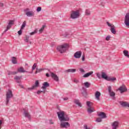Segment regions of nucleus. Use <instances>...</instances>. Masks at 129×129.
<instances>
[{
  "instance_id": "nucleus-11",
  "label": "nucleus",
  "mask_w": 129,
  "mask_h": 129,
  "mask_svg": "<svg viewBox=\"0 0 129 129\" xmlns=\"http://www.w3.org/2000/svg\"><path fill=\"white\" fill-rule=\"evenodd\" d=\"M51 76L52 79L55 81H56V82L59 81V78L58 77V76L54 74V73H51Z\"/></svg>"
},
{
  "instance_id": "nucleus-49",
  "label": "nucleus",
  "mask_w": 129,
  "mask_h": 129,
  "mask_svg": "<svg viewBox=\"0 0 129 129\" xmlns=\"http://www.w3.org/2000/svg\"><path fill=\"white\" fill-rule=\"evenodd\" d=\"M107 25L108 26V27H111L112 26V25L110 24V23H109V22H107Z\"/></svg>"
},
{
  "instance_id": "nucleus-46",
  "label": "nucleus",
  "mask_w": 129,
  "mask_h": 129,
  "mask_svg": "<svg viewBox=\"0 0 129 129\" xmlns=\"http://www.w3.org/2000/svg\"><path fill=\"white\" fill-rule=\"evenodd\" d=\"M42 71V69L38 70V69H36V71L35 72V74H37L38 72H41Z\"/></svg>"
},
{
  "instance_id": "nucleus-57",
  "label": "nucleus",
  "mask_w": 129,
  "mask_h": 129,
  "mask_svg": "<svg viewBox=\"0 0 129 129\" xmlns=\"http://www.w3.org/2000/svg\"><path fill=\"white\" fill-rule=\"evenodd\" d=\"M63 100H68V97L64 98Z\"/></svg>"
},
{
  "instance_id": "nucleus-32",
  "label": "nucleus",
  "mask_w": 129,
  "mask_h": 129,
  "mask_svg": "<svg viewBox=\"0 0 129 129\" xmlns=\"http://www.w3.org/2000/svg\"><path fill=\"white\" fill-rule=\"evenodd\" d=\"M11 28H12V25H10V24H8L7 25V29L4 31L5 33H6V32H8V30H10V29H11Z\"/></svg>"
},
{
  "instance_id": "nucleus-24",
  "label": "nucleus",
  "mask_w": 129,
  "mask_h": 129,
  "mask_svg": "<svg viewBox=\"0 0 129 129\" xmlns=\"http://www.w3.org/2000/svg\"><path fill=\"white\" fill-rule=\"evenodd\" d=\"M66 72L71 73H74L76 72V69H70L66 71Z\"/></svg>"
},
{
  "instance_id": "nucleus-6",
  "label": "nucleus",
  "mask_w": 129,
  "mask_h": 129,
  "mask_svg": "<svg viewBox=\"0 0 129 129\" xmlns=\"http://www.w3.org/2000/svg\"><path fill=\"white\" fill-rule=\"evenodd\" d=\"M118 90L120 91V93H123L124 92H126V91H127V89L126 88V87L125 86V85H122L118 89Z\"/></svg>"
},
{
  "instance_id": "nucleus-25",
  "label": "nucleus",
  "mask_w": 129,
  "mask_h": 129,
  "mask_svg": "<svg viewBox=\"0 0 129 129\" xmlns=\"http://www.w3.org/2000/svg\"><path fill=\"white\" fill-rule=\"evenodd\" d=\"M92 74H93V72H89V73H88L85 74L83 76V77L84 78H86L87 77H89V76H90V75H92Z\"/></svg>"
},
{
  "instance_id": "nucleus-47",
  "label": "nucleus",
  "mask_w": 129,
  "mask_h": 129,
  "mask_svg": "<svg viewBox=\"0 0 129 129\" xmlns=\"http://www.w3.org/2000/svg\"><path fill=\"white\" fill-rule=\"evenodd\" d=\"M97 77L99 78V79H100V78H101V75H100L99 73H98L97 74Z\"/></svg>"
},
{
  "instance_id": "nucleus-5",
  "label": "nucleus",
  "mask_w": 129,
  "mask_h": 129,
  "mask_svg": "<svg viewBox=\"0 0 129 129\" xmlns=\"http://www.w3.org/2000/svg\"><path fill=\"white\" fill-rule=\"evenodd\" d=\"M87 106L88 107L87 109V112L88 113H92V112L95 111V110H94V108L92 107L91 102H90V101H87Z\"/></svg>"
},
{
  "instance_id": "nucleus-30",
  "label": "nucleus",
  "mask_w": 129,
  "mask_h": 129,
  "mask_svg": "<svg viewBox=\"0 0 129 129\" xmlns=\"http://www.w3.org/2000/svg\"><path fill=\"white\" fill-rule=\"evenodd\" d=\"M15 74H18L17 72H9L8 75H15Z\"/></svg>"
},
{
  "instance_id": "nucleus-55",
  "label": "nucleus",
  "mask_w": 129,
  "mask_h": 129,
  "mask_svg": "<svg viewBox=\"0 0 129 129\" xmlns=\"http://www.w3.org/2000/svg\"><path fill=\"white\" fill-rule=\"evenodd\" d=\"M46 77H50V75H49L48 73L46 74Z\"/></svg>"
},
{
  "instance_id": "nucleus-4",
  "label": "nucleus",
  "mask_w": 129,
  "mask_h": 129,
  "mask_svg": "<svg viewBox=\"0 0 129 129\" xmlns=\"http://www.w3.org/2000/svg\"><path fill=\"white\" fill-rule=\"evenodd\" d=\"M79 17H80V12H79V10L72 12V13L71 14V19L74 20L75 19H78Z\"/></svg>"
},
{
  "instance_id": "nucleus-33",
  "label": "nucleus",
  "mask_w": 129,
  "mask_h": 129,
  "mask_svg": "<svg viewBox=\"0 0 129 129\" xmlns=\"http://www.w3.org/2000/svg\"><path fill=\"white\" fill-rule=\"evenodd\" d=\"M46 27V25H42V28L39 30L40 33H42L43 31H44V29Z\"/></svg>"
},
{
  "instance_id": "nucleus-28",
  "label": "nucleus",
  "mask_w": 129,
  "mask_h": 129,
  "mask_svg": "<svg viewBox=\"0 0 129 129\" xmlns=\"http://www.w3.org/2000/svg\"><path fill=\"white\" fill-rule=\"evenodd\" d=\"M123 53L125 57L129 58L128 51L127 50H123Z\"/></svg>"
},
{
  "instance_id": "nucleus-1",
  "label": "nucleus",
  "mask_w": 129,
  "mask_h": 129,
  "mask_svg": "<svg viewBox=\"0 0 129 129\" xmlns=\"http://www.w3.org/2000/svg\"><path fill=\"white\" fill-rule=\"evenodd\" d=\"M58 119L62 122V121H69L70 118L69 116H65V112L61 111L57 112Z\"/></svg>"
},
{
  "instance_id": "nucleus-26",
  "label": "nucleus",
  "mask_w": 129,
  "mask_h": 129,
  "mask_svg": "<svg viewBox=\"0 0 129 129\" xmlns=\"http://www.w3.org/2000/svg\"><path fill=\"white\" fill-rule=\"evenodd\" d=\"M12 61L13 64H17V63H18L17 61V58L15 56L12 57Z\"/></svg>"
},
{
  "instance_id": "nucleus-58",
  "label": "nucleus",
  "mask_w": 129,
  "mask_h": 129,
  "mask_svg": "<svg viewBox=\"0 0 129 129\" xmlns=\"http://www.w3.org/2000/svg\"><path fill=\"white\" fill-rule=\"evenodd\" d=\"M26 66H28V63L25 64Z\"/></svg>"
},
{
  "instance_id": "nucleus-37",
  "label": "nucleus",
  "mask_w": 129,
  "mask_h": 129,
  "mask_svg": "<svg viewBox=\"0 0 129 129\" xmlns=\"http://www.w3.org/2000/svg\"><path fill=\"white\" fill-rule=\"evenodd\" d=\"M29 38L30 37H29V36H26V38L24 40L25 42H26V43H28Z\"/></svg>"
},
{
  "instance_id": "nucleus-39",
  "label": "nucleus",
  "mask_w": 129,
  "mask_h": 129,
  "mask_svg": "<svg viewBox=\"0 0 129 129\" xmlns=\"http://www.w3.org/2000/svg\"><path fill=\"white\" fill-rule=\"evenodd\" d=\"M82 94L85 97H86V96H87V92H86V91H84V92H83Z\"/></svg>"
},
{
  "instance_id": "nucleus-34",
  "label": "nucleus",
  "mask_w": 129,
  "mask_h": 129,
  "mask_svg": "<svg viewBox=\"0 0 129 129\" xmlns=\"http://www.w3.org/2000/svg\"><path fill=\"white\" fill-rule=\"evenodd\" d=\"M14 24H15V20L9 21V23H8V24L10 25L11 26H13Z\"/></svg>"
},
{
  "instance_id": "nucleus-53",
  "label": "nucleus",
  "mask_w": 129,
  "mask_h": 129,
  "mask_svg": "<svg viewBox=\"0 0 129 129\" xmlns=\"http://www.w3.org/2000/svg\"><path fill=\"white\" fill-rule=\"evenodd\" d=\"M82 60V61H85V55H83Z\"/></svg>"
},
{
  "instance_id": "nucleus-51",
  "label": "nucleus",
  "mask_w": 129,
  "mask_h": 129,
  "mask_svg": "<svg viewBox=\"0 0 129 129\" xmlns=\"http://www.w3.org/2000/svg\"><path fill=\"white\" fill-rule=\"evenodd\" d=\"M49 123L50 124H54V122L52 120H49Z\"/></svg>"
},
{
  "instance_id": "nucleus-59",
  "label": "nucleus",
  "mask_w": 129,
  "mask_h": 129,
  "mask_svg": "<svg viewBox=\"0 0 129 129\" xmlns=\"http://www.w3.org/2000/svg\"><path fill=\"white\" fill-rule=\"evenodd\" d=\"M30 44H31V42H30Z\"/></svg>"
},
{
  "instance_id": "nucleus-8",
  "label": "nucleus",
  "mask_w": 129,
  "mask_h": 129,
  "mask_svg": "<svg viewBox=\"0 0 129 129\" xmlns=\"http://www.w3.org/2000/svg\"><path fill=\"white\" fill-rule=\"evenodd\" d=\"M70 126V124L68 122H61L60 123V127L61 128H67Z\"/></svg>"
},
{
  "instance_id": "nucleus-41",
  "label": "nucleus",
  "mask_w": 129,
  "mask_h": 129,
  "mask_svg": "<svg viewBox=\"0 0 129 129\" xmlns=\"http://www.w3.org/2000/svg\"><path fill=\"white\" fill-rule=\"evenodd\" d=\"M86 15H87V16H89V15H90V11H89V10H86Z\"/></svg>"
},
{
  "instance_id": "nucleus-18",
  "label": "nucleus",
  "mask_w": 129,
  "mask_h": 129,
  "mask_svg": "<svg viewBox=\"0 0 129 129\" xmlns=\"http://www.w3.org/2000/svg\"><path fill=\"white\" fill-rule=\"evenodd\" d=\"M110 31L112 34H114V35L116 34V31H115V26H114V25H112V26H111Z\"/></svg>"
},
{
  "instance_id": "nucleus-27",
  "label": "nucleus",
  "mask_w": 129,
  "mask_h": 129,
  "mask_svg": "<svg viewBox=\"0 0 129 129\" xmlns=\"http://www.w3.org/2000/svg\"><path fill=\"white\" fill-rule=\"evenodd\" d=\"M109 93L110 94V96L113 97V99H115V97H114V96H115V93H114V92H111Z\"/></svg>"
},
{
  "instance_id": "nucleus-43",
  "label": "nucleus",
  "mask_w": 129,
  "mask_h": 129,
  "mask_svg": "<svg viewBox=\"0 0 129 129\" xmlns=\"http://www.w3.org/2000/svg\"><path fill=\"white\" fill-rule=\"evenodd\" d=\"M108 91L109 93L110 92H111V86H109L108 87Z\"/></svg>"
},
{
  "instance_id": "nucleus-9",
  "label": "nucleus",
  "mask_w": 129,
  "mask_h": 129,
  "mask_svg": "<svg viewBox=\"0 0 129 129\" xmlns=\"http://www.w3.org/2000/svg\"><path fill=\"white\" fill-rule=\"evenodd\" d=\"M17 72L18 73V72L19 73H30V72L25 70V69H24V68L23 67H21L20 68H19L18 69H17Z\"/></svg>"
},
{
  "instance_id": "nucleus-20",
  "label": "nucleus",
  "mask_w": 129,
  "mask_h": 129,
  "mask_svg": "<svg viewBox=\"0 0 129 129\" xmlns=\"http://www.w3.org/2000/svg\"><path fill=\"white\" fill-rule=\"evenodd\" d=\"M101 77L103 79H105V80H107L108 77L106 75V74L104 72L101 73Z\"/></svg>"
},
{
  "instance_id": "nucleus-17",
  "label": "nucleus",
  "mask_w": 129,
  "mask_h": 129,
  "mask_svg": "<svg viewBox=\"0 0 129 129\" xmlns=\"http://www.w3.org/2000/svg\"><path fill=\"white\" fill-rule=\"evenodd\" d=\"M101 95V94L98 91L96 92L95 96V98L97 99V100H99V101L100 100Z\"/></svg>"
},
{
  "instance_id": "nucleus-22",
  "label": "nucleus",
  "mask_w": 129,
  "mask_h": 129,
  "mask_svg": "<svg viewBox=\"0 0 129 129\" xmlns=\"http://www.w3.org/2000/svg\"><path fill=\"white\" fill-rule=\"evenodd\" d=\"M26 15L27 17H34L35 14L33 12H27L26 13Z\"/></svg>"
},
{
  "instance_id": "nucleus-36",
  "label": "nucleus",
  "mask_w": 129,
  "mask_h": 129,
  "mask_svg": "<svg viewBox=\"0 0 129 129\" xmlns=\"http://www.w3.org/2000/svg\"><path fill=\"white\" fill-rule=\"evenodd\" d=\"M46 93V91L45 90H44L43 91H40V90H38L37 91V94H41V93Z\"/></svg>"
},
{
  "instance_id": "nucleus-15",
  "label": "nucleus",
  "mask_w": 129,
  "mask_h": 129,
  "mask_svg": "<svg viewBox=\"0 0 129 129\" xmlns=\"http://www.w3.org/2000/svg\"><path fill=\"white\" fill-rule=\"evenodd\" d=\"M24 115L25 117H27V118H28V119L30 120L31 119V115L28 111H26V110L24 109Z\"/></svg>"
},
{
  "instance_id": "nucleus-3",
  "label": "nucleus",
  "mask_w": 129,
  "mask_h": 129,
  "mask_svg": "<svg viewBox=\"0 0 129 129\" xmlns=\"http://www.w3.org/2000/svg\"><path fill=\"white\" fill-rule=\"evenodd\" d=\"M13 96H14V95H13V92H12V90H8V91H7L6 93V105L9 104L10 99H11Z\"/></svg>"
},
{
  "instance_id": "nucleus-23",
  "label": "nucleus",
  "mask_w": 129,
  "mask_h": 129,
  "mask_svg": "<svg viewBox=\"0 0 129 129\" xmlns=\"http://www.w3.org/2000/svg\"><path fill=\"white\" fill-rule=\"evenodd\" d=\"M74 103L80 107H82V105L81 104V103L79 102V100L75 99Z\"/></svg>"
},
{
  "instance_id": "nucleus-40",
  "label": "nucleus",
  "mask_w": 129,
  "mask_h": 129,
  "mask_svg": "<svg viewBox=\"0 0 129 129\" xmlns=\"http://www.w3.org/2000/svg\"><path fill=\"white\" fill-rule=\"evenodd\" d=\"M102 118H97L96 120V121H97V122H101V121H102Z\"/></svg>"
},
{
  "instance_id": "nucleus-7",
  "label": "nucleus",
  "mask_w": 129,
  "mask_h": 129,
  "mask_svg": "<svg viewBox=\"0 0 129 129\" xmlns=\"http://www.w3.org/2000/svg\"><path fill=\"white\" fill-rule=\"evenodd\" d=\"M124 24L126 27L129 28V13H126L124 18Z\"/></svg>"
},
{
  "instance_id": "nucleus-19",
  "label": "nucleus",
  "mask_w": 129,
  "mask_h": 129,
  "mask_svg": "<svg viewBox=\"0 0 129 129\" xmlns=\"http://www.w3.org/2000/svg\"><path fill=\"white\" fill-rule=\"evenodd\" d=\"M22 76L20 77L16 76L15 77L14 79L16 80L17 83H21V79H22Z\"/></svg>"
},
{
  "instance_id": "nucleus-12",
  "label": "nucleus",
  "mask_w": 129,
  "mask_h": 129,
  "mask_svg": "<svg viewBox=\"0 0 129 129\" xmlns=\"http://www.w3.org/2000/svg\"><path fill=\"white\" fill-rule=\"evenodd\" d=\"M81 55H82V52L81 51H77L74 54V56L75 58L78 59L81 57Z\"/></svg>"
},
{
  "instance_id": "nucleus-45",
  "label": "nucleus",
  "mask_w": 129,
  "mask_h": 129,
  "mask_svg": "<svg viewBox=\"0 0 129 129\" xmlns=\"http://www.w3.org/2000/svg\"><path fill=\"white\" fill-rule=\"evenodd\" d=\"M22 30L21 29H20V30H19L18 32V35H19V36H21V35H22Z\"/></svg>"
},
{
  "instance_id": "nucleus-52",
  "label": "nucleus",
  "mask_w": 129,
  "mask_h": 129,
  "mask_svg": "<svg viewBox=\"0 0 129 129\" xmlns=\"http://www.w3.org/2000/svg\"><path fill=\"white\" fill-rule=\"evenodd\" d=\"M84 127L85 129H91L90 128H88V127L87 126V125H84Z\"/></svg>"
},
{
  "instance_id": "nucleus-21",
  "label": "nucleus",
  "mask_w": 129,
  "mask_h": 129,
  "mask_svg": "<svg viewBox=\"0 0 129 129\" xmlns=\"http://www.w3.org/2000/svg\"><path fill=\"white\" fill-rule=\"evenodd\" d=\"M120 104L123 107H128L129 108V104L126 102H121Z\"/></svg>"
},
{
  "instance_id": "nucleus-50",
  "label": "nucleus",
  "mask_w": 129,
  "mask_h": 129,
  "mask_svg": "<svg viewBox=\"0 0 129 129\" xmlns=\"http://www.w3.org/2000/svg\"><path fill=\"white\" fill-rule=\"evenodd\" d=\"M80 72H82V73H84V72H85V71H84V70H83V69H80Z\"/></svg>"
},
{
  "instance_id": "nucleus-10",
  "label": "nucleus",
  "mask_w": 129,
  "mask_h": 129,
  "mask_svg": "<svg viewBox=\"0 0 129 129\" xmlns=\"http://www.w3.org/2000/svg\"><path fill=\"white\" fill-rule=\"evenodd\" d=\"M49 86L50 84L48 83V82H45L43 83L41 89L46 91L47 87H49Z\"/></svg>"
},
{
  "instance_id": "nucleus-31",
  "label": "nucleus",
  "mask_w": 129,
  "mask_h": 129,
  "mask_svg": "<svg viewBox=\"0 0 129 129\" xmlns=\"http://www.w3.org/2000/svg\"><path fill=\"white\" fill-rule=\"evenodd\" d=\"M84 85L86 88H89L90 87V83L89 82H85L84 83Z\"/></svg>"
},
{
  "instance_id": "nucleus-2",
  "label": "nucleus",
  "mask_w": 129,
  "mask_h": 129,
  "mask_svg": "<svg viewBox=\"0 0 129 129\" xmlns=\"http://www.w3.org/2000/svg\"><path fill=\"white\" fill-rule=\"evenodd\" d=\"M69 48V44L68 43H64L63 44H60L57 46L56 50L60 53V54H63L67 51V49Z\"/></svg>"
},
{
  "instance_id": "nucleus-44",
  "label": "nucleus",
  "mask_w": 129,
  "mask_h": 129,
  "mask_svg": "<svg viewBox=\"0 0 129 129\" xmlns=\"http://www.w3.org/2000/svg\"><path fill=\"white\" fill-rule=\"evenodd\" d=\"M36 11L37 12H41V11H42V8L40 7H38Z\"/></svg>"
},
{
  "instance_id": "nucleus-54",
  "label": "nucleus",
  "mask_w": 129,
  "mask_h": 129,
  "mask_svg": "<svg viewBox=\"0 0 129 129\" xmlns=\"http://www.w3.org/2000/svg\"><path fill=\"white\" fill-rule=\"evenodd\" d=\"M3 123V121L2 120H0V129H1V125H2Z\"/></svg>"
},
{
  "instance_id": "nucleus-38",
  "label": "nucleus",
  "mask_w": 129,
  "mask_h": 129,
  "mask_svg": "<svg viewBox=\"0 0 129 129\" xmlns=\"http://www.w3.org/2000/svg\"><path fill=\"white\" fill-rule=\"evenodd\" d=\"M37 67V63H34V64L32 66V71L35 70V69H36V68Z\"/></svg>"
},
{
  "instance_id": "nucleus-13",
  "label": "nucleus",
  "mask_w": 129,
  "mask_h": 129,
  "mask_svg": "<svg viewBox=\"0 0 129 129\" xmlns=\"http://www.w3.org/2000/svg\"><path fill=\"white\" fill-rule=\"evenodd\" d=\"M37 87H39V81L38 80L35 81V85L32 86L31 88H28V90H33V89H35Z\"/></svg>"
},
{
  "instance_id": "nucleus-56",
  "label": "nucleus",
  "mask_w": 129,
  "mask_h": 129,
  "mask_svg": "<svg viewBox=\"0 0 129 129\" xmlns=\"http://www.w3.org/2000/svg\"><path fill=\"white\" fill-rule=\"evenodd\" d=\"M0 7H4V4H3V3H0Z\"/></svg>"
},
{
  "instance_id": "nucleus-29",
  "label": "nucleus",
  "mask_w": 129,
  "mask_h": 129,
  "mask_svg": "<svg viewBox=\"0 0 129 129\" xmlns=\"http://www.w3.org/2000/svg\"><path fill=\"white\" fill-rule=\"evenodd\" d=\"M116 80V78H110V77H108V79L107 80V81H114Z\"/></svg>"
},
{
  "instance_id": "nucleus-35",
  "label": "nucleus",
  "mask_w": 129,
  "mask_h": 129,
  "mask_svg": "<svg viewBox=\"0 0 129 129\" xmlns=\"http://www.w3.org/2000/svg\"><path fill=\"white\" fill-rule=\"evenodd\" d=\"M25 27H26V21L23 22V23L21 26V30H23V29L25 28Z\"/></svg>"
},
{
  "instance_id": "nucleus-42",
  "label": "nucleus",
  "mask_w": 129,
  "mask_h": 129,
  "mask_svg": "<svg viewBox=\"0 0 129 129\" xmlns=\"http://www.w3.org/2000/svg\"><path fill=\"white\" fill-rule=\"evenodd\" d=\"M37 30H35L34 31L30 33V35L32 36L33 35H35V34H37Z\"/></svg>"
},
{
  "instance_id": "nucleus-16",
  "label": "nucleus",
  "mask_w": 129,
  "mask_h": 129,
  "mask_svg": "<svg viewBox=\"0 0 129 129\" xmlns=\"http://www.w3.org/2000/svg\"><path fill=\"white\" fill-rule=\"evenodd\" d=\"M98 116H100L101 118H106V114L103 112H100L98 114Z\"/></svg>"
},
{
  "instance_id": "nucleus-14",
  "label": "nucleus",
  "mask_w": 129,
  "mask_h": 129,
  "mask_svg": "<svg viewBox=\"0 0 129 129\" xmlns=\"http://www.w3.org/2000/svg\"><path fill=\"white\" fill-rule=\"evenodd\" d=\"M118 124H119V123H118V121H115L112 123V129H116L117 127H118Z\"/></svg>"
},
{
  "instance_id": "nucleus-48",
  "label": "nucleus",
  "mask_w": 129,
  "mask_h": 129,
  "mask_svg": "<svg viewBox=\"0 0 129 129\" xmlns=\"http://www.w3.org/2000/svg\"><path fill=\"white\" fill-rule=\"evenodd\" d=\"M110 39V36H107L106 37V41H109V39Z\"/></svg>"
}]
</instances>
